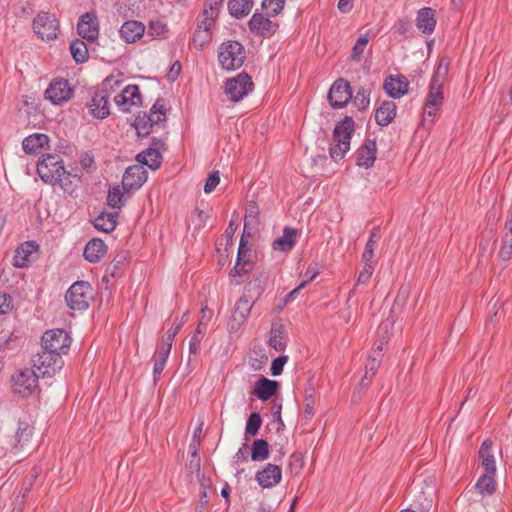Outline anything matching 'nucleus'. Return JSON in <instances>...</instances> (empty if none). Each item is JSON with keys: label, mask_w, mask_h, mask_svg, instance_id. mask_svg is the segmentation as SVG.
Returning a JSON list of instances; mask_svg holds the SVG:
<instances>
[{"label": "nucleus", "mask_w": 512, "mask_h": 512, "mask_svg": "<svg viewBox=\"0 0 512 512\" xmlns=\"http://www.w3.org/2000/svg\"><path fill=\"white\" fill-rule=\"evenodd\" d=\"M371 88L360 87L353 99V103L359 110H365L370 104Z\"/></svg>", "instance_id": "obj_45"}, {"label": "nucleus", "mask_w": 512, "mask_h": 512, "mask_svg": "<svg viewBox=\"0 0 512 512\" xmlns=\"http://www.w3.org/2000/svg\"><path fill=\"white\" fill-rule=\"evenodd\" d=\"M70 52L76 63H84L88 60L87 45L80 39H75L70 43Z\"/></svg>", "instance_id": "obj_40"}, {"label": "nucleus", "mask_w": 512, "mask_h": 512, "mask_svg": "<svg viewBox=\"0 0 512 512\" xmlns=\"http://www.w3.org/2000/svg\"><path fill=\"white\" fill-rule=\"evenodd\" d=\"M216 18V16L210 15L207 11L203 10L201 17L197 22V28L212 32Z\"/></svg>", "instance_id": "obj_51"}, {"label": "nucleus", "mask_w": 512, "mask_h": 512, "mask_svg": "<svg viewBox=\"0 0 512 512\" xmlns=\"http://www.w3.org/2000/svg\"><path fill=\"white\" fill-rule=\"evenodd\" d=\"M22 147L26 154H39L49 148V138L43 133L29 135L23 140Z\"/></svg>", "instance_id": "obj_21"}, {"label": "nucleus", "mask_w": 512, "mask_h": 512, "mask_svg": "<svg viewBox=\"0 0 512 512\" xmlns=\"http://www.w3.org/2000/svg\"><path fill=\"white\" fill-rule=\"evenodd\" d=\"M203 337L199 336L198 334H193L190 341H189V353L196 355L199 351L200 343L202 341Z\"/></svg>", "instance_id": "obj_57"}, {"label": "nucleus", "mask_w": 512, "mask_h": 512, "mask_svg": "<svg viewBox=\"0 0 512 512\" xmlns=\"http://www.w3.org/2000/svg\"><path fill=\"white\" fill-rule=\"evenodd\" d=\"M369 42V38L366 35H361L358 40L356 41L353 49H352V59L359 61L361 58V55L363 54L367 44Z\"/></svg>", "instance_id": "obj_50"}, {"label": "nucleus", "mask_w": 512, "mask_h": 512, "mask_svg": "<svg viewBox=\"0 0 512 512\" xmlns=\"http://www.w3.org/2000/svg\"><path fill=\"white\" fill-rule=\"evenodd\" d=\"M125 194L121 191L119 186L113 187L109 190L107 196V203L112 208H121L124 205Z\"/></svg>", "instance_id": "obj_47"}, {"label": "nucleus", "mask_w": 512, "mask_h": 512, "mask_svg": "<svg viewBox=\"0 0 512 512\" xmlns=\"http://www.w3.org/2000/svg\"><path fill=\"white\" fill-rule=\"evenodd\" d=\"M307 285V281H302L295 289H293L287 296H286V299H285V302H290V301H293L294 298H295V295L299 293L300 290H302L303 288H305Z\"/></svg>", "instance_id": "obj_64"}, {"label": "nucleus", "mask_w": 512, "mask_h": 512, "mask_svg": "<svg viewBox=\"0 0 512 512\" xmlns=\"http://www.w3.org/2000/svg\"><path fill=\"white\" fill-rule=\"evenodd\" d=\"M354 132V121L351 117H345L339 122L333 131V142L329 148V153L335 161L343 159L350 150V141Z\"/></svg>", "instance_id": "obj_2"}, {"label": "nucleus", "mask_w": 512, "mask_h": 512, "mask_svg": "<svg viewBox=\"0 0 512 512\" xmlns=\"http://www.w3.org/2000/svg\"><path fill=\"white\" fill-rule=\"evenodd\" d=\"M408 81L405 77L389 76L385 79L383 88L392 98H400L408 91Z\"/></svg>", "instance_id": "obj_23"}, {"label": "nucleus", "mask_w": 512, "mask_h": 512, "mask_svg": "<svg viewBox=\"0 0 512 512\" xmlns=\"http://www.w3.org/2000/svg\"><path fill=\"white\" fill-rule=\"evenodd\" d=\"M174 338L175 337L171 333H168L166 331L165 335L163 336L161 342L158 344L157 347L171 351L172 342H173Z\"/></svg>", "instance_id": "obj_61"}, {"label": "nucleus", "mask_w": 512, "mask_h": 512, "mask_svg": "<svg viewBox=\"0 0 512 512\" xmlns=\"http://www.w3.org/2000/svg\"><path fill=\"white\" fill-rule=\"evenodd\" d=\"M476 490L482 496H490L495 491L494 474L485 473L478 479Z\"/></svg>", "instance_id": "obj_39"}, {"label": "nucleus", "mask_w": 512, "mask_h": 512, "mask_svg": "<svg viewBox=\"0 0 512 512\" xmlns=\"http://www.w3.org/2000/svg\"><path fill=\"white\" fill-rule=\"evenodd\" d=\"M118 213H105L102 212L98 217L94 220V227L102 232L110 233L114 231L117 225Z\"/></svg>", "instance_id": "obj_35"}, {"label": "nucleus", "mask_w": 512, "mask_h": 512, "mask_svg": "<svg viewBox=\"0 0 512 512\" xmlns=\"http://www.w3.org/2000/svg\"><path fill=\"white\" fill-rule=\"evenodd\" d=\"M144 32V24L135 20L126 21L120 28V36L127 43L138 41Z\"/></svg>", "instance_id": "obj_22"}, {"label": "nucleus", "mask_w": 512, "mask_h": 512, "mask_svg": "<svg viewBox=\"0 0 512 512\" xmlns=\"http://www.w3.org/2000/svg\"><path fill=\"white\" fill-rule=\"evenodd\" d=\"M492 442L485 440L479 449V458L486 473L495 474L496 463L493 454L491 453Z\"/></svg>", "instance_id": "obj_33"}, {"label": "nucleus", "mask_w": 512, "mask_h": 512, "mask_svg": "<svg viewBox=\"0 0 512 512\" xmlns=\"http://www.w3.org/2000/svg\"><path fill=\"white\" fill-rule=\"evenodd\" d=\"M376 142L375 140H367L359 148L357 156V164L366 168L371 167L376 159Z\"/></svg>", "instance_id": "obj_25"}, {"label": "nucleus", "mask_w": 512, "mask_h": 512, "mask_svg": "<svg viewBox=\"0 0 512 512\" xmlns=\"http://www.w3.org/2000/svg\"><path fill=\"white\" fill-rule=\"evenodd\" d=\"M374 269L375 267H372L371 265L363 266V269L358 275L357 284H367L373 274Z\"/></svg>", "instance_id": "obj_55"}, {"label": "nucleus", "mask_w": 512, "mask_h": 512, "mask_svg": "<svg viewBox=\"0 0 512 512\" xmlns=\"http://www.w3.org/2000/svg\"><path fill=\"white\" fill-rule=\"evenodd\" d=\"M250 31L259 36L267 37L272 35L278 28V24L271 21L269 16L262 13H254L248 22Z\"/></svg>", "instance_id": "obj_15"}, {"label": "nucleus", "mask_w": 512, "mask_h": 512, "mask_svg": "<svg viewBox=\"0 0 512 512\" xmlns=\"http://www.w3.org/2000/svg\"><path fill=\"white\" fill-rule=\"evenodd\" d=\"M436 25L435 11L432 8H422L417 15L416 26L426 34H431Z\"/></svg>", "instance_id": "obj_27"}, {"label": "nucleus", "mask_w": 512, "mask_h": 512, "mask_svg": "<svg viewBox=\"0 0 512 512\" xmlns=\"http://www.w3.org/2000/svg\"><path fill=\"white\" fill-rule=\"evenodd\" d=\"M77 32L83 39L94 42L99 35L97 17L91 13L83 14L78 21Z\"/></svg>", "instance_id": "obj_14"}, {"label": "nucleus", "mask_w": 512, "mask_h": 512, "mask_svg": "<svg viewBox=\"0 0 512 512\" xmlns=\"http://www.w3.org/2000/svg\"><path fill=\"white\" fill-rule=\"evenodd\" d=\"M288 360V357L287 356H279L277 357L276 359L273 360L272 364H271V374L273 376H278L282 373V370H283V366L285 365V363L287 362Z\"/></svg>", "instance_id": "obj_54"}, {"label": "nucleus", "mask_w": 512, "mask_h": 512, "mask_svg": "<svg viewBox=\"0 0 512 512\" xmlns=\"http://www.w3.org/2000/svg\"><path fill=\"white\" fill-rule=\"evenodd\" d=\"M449 64H450V61L447 58H442L439 61L438 66H437V68L433 74L432 80H431L432 84L443 86V83L446 79V76H447V73L449 70Z\"/></svg>", "instance_id": "obj_44"}, {"label": "nucleus", "mask_w": 512, "mask_h": 512, "mask_svg": "<svg viewBox=\"0 0 512 512\" xmlns=\"http://www.w3.org/2000/svg\"><path fill=\"white\" fill-rule=\"evenodd\" d=\"M119 76L120 75H117V76L110 75L109 77H107L102 82L101 90H103V92H105L106 94L109 95L110 92L114 91L116 88H118L121 85L122 80L119 78Z\"/></svg>", "instance_id": "obj_52"}, {"label": "nucleus", "mask_w": 512, "mask_h": 512, "mask_svg": "<svg viewBox=\"0 0 512 512\" xmlns=\"http://www.w3.org/2000/svg\"><path fill=\"white\" fill-rule=\"evenodd\" d=\"M39 373L32 369H21L12 376V388L16 394L27 397L38 387Z\"/></svg>", "instance_id": "obj_7"}, {"label": "nucleus", "mask_w": 512, "mask_h": 512, "mask_svg": "<svg viewBox=\"0 0 512 512\" xmlns=\"http://www.w3.org/2000/svg\"><path fill=\"white\" fill-rule=\"evenodd\" d=\"M147 180V171L142 165H132L128 167L123 174L122 187L129 194L131 191L139 189Z\"/></svg>", "instance_id": "obj_13"}, {"label": "nucleus", "mask_w": 512, "mask_h": 512, "mask_svg": "<svg viewBox=\"0 0 512 512\" xmlns=\"http://www.w3.org/2000/svg\"><path fill=\"white\" fill-rule=\"evenodd\" d=\"M165 119H166V116H165L164 106L162 104H160L159 102H156L152 106L150 114L145 123H149L150 127H153L155 125H159V124L163 123L165 121ZM136 129L138 130L139 134H141V133L143 135L149 134V131L146 129V124L141 126V124L139 123L136 126Z\"/></svg>", "instance_id": "obj_28"}, {"label": "nucleus", "mask_w": 512, "mask_h": 512, "mask_svg": "<svg viewBox=\"0 0 512 512\" xmlns=\"http://www.w3.org/2000/svg\"><path fill=\"white\" fill-rule=\"evenodd\" d=\"M375 247H376V241L374 239L370 238L367 241L364 251H363V254H362L363 266L371 265L372 267H375V262L373 260Z\"/></svg>", "instance_id": "obj_49"}, {"label": "nucleus", "mask_w": 512, "mask_h": 512, "mask_svg": "<svg viewBox=\"0 0 512 512\" xmlns=\"http://www.w3.org/2000/svg\"><path fill=\"white\" fill-rule=\"evenodd\" d=\"M72 94L73 89L65 79H55L45 91L46 99L55 105L67 102L72 97Z\"/></svg>", "instance_id": "obj_10"}, {"label": "nucleus", "mask_w": 512, "mask_h": 512, "mask_svg": "<svg viewBox=\"0 0 512 512\" xmlns=\"http://www.w3.org/2000/svg\"><path fill=\"white\" fill-rule=\"evenodd\" d=\"M282 478L281 468L275 464L268 463L256 473L255 479L262 488L276 486Z\"/></svg>", "instance_id": "obj_16"}, {"label": "nucleus", "mask_w": 512, "mask_h": 512, "mask_svg": "<svg viewBox=\"0 0 512 512\" xmlns=\"http://www.w3.org/2000/svg\"><path fill=\"white\" fill-rule=\"evenodd\" d=\"M253 7V0H229L228 10L236 18L247 16Z\"/></svg>", "instance_id": "obj_36"}, {"label": "nucleus", "mask_w": 512, "mask_h": 512, "mask_svg": "<svg viewBox=\"0 0 512 512\" xmlns=\"http://www.w3.org/2000/svg\"><path fill=\"white\" fill-rule=\"evenodd\" d=\"M253 289V284L249 283V285L245 288V292L237 301L234 312L233 319L238 322H242L249 315L252 305L254 303L253 297L249 295Z\"/></svg>", "instance_id": "obj_20"}, {"label": "nucleus", "mask_w": 512, "mask_h": 512, "mask_svg": "<svg viewBox=\"0 0 512 512\" xmlns=\"http://www.w3.org/2000/svg\"><path fill=\"white\" fill-rule=\"evenodd\" d=\"M269 345L276 351H282L287 345V336L282 325H273L269 339Z\"/></svg>", "instance_id": "obj_37"}, {"label": "nucleus", "mask_w": 512, "mask_h": 512, "mask_svg": "<svg viewBox=\"0 0 512 512\" xmlns=\"http://www.w3.org/2000/svg\"><path fill=\"white\" fill-rule=\"evenodd\" d=\"M269 457V445L264 439L255 440L252 444L251 458L253 461H264Z\"/></svg>", "instance_id": "obj_41"}, {"label": "nucleus", "mask_w": 512, "mask_h": 512, "mask_svg": "<svg viewBox=\"0 0 512 512\" xmlns=\"http://www.w3.org/2000/svg\"><path fill=\"white\" fill-rule=\"evenodd\" d=\"M169 354H170V350L157 347L155 354L153 356V360H156L158 362L161 361L166 364Z\"/></svg>", "instance_id": "obj_60"}, {"label": "nucleus", "mask_w": 512, "mask_h": 512, "mask_svg": "<svg viewBox=\"0 0 512 512\" xmlns=\"http://www.w3.org/2000/svg\"><path fill=\"white\" fill-rule=\"evenodd\" d=\"M136 160L138 161V165L148 166L152 170H156L161 166L162 163V155L156 148H148L145 151L139 153L136 156Z\"/></svg>", "instance_id": "obj_31"}, {"label": "nucleus", "mask_w": 512, "mask_h": 512, "mask_svg": "<svg viewBox=\"0 0 512 512\" xmlns=\"http://www.w3.org/2000/svg\"><path fill=\"white\" fill-rule=\"evenodd\" d=\"M218 58L224 69H238L243 65L246 59L244 46L238 41L224 42L219 47Z\"/></svg>", "instance_id": "obj_4"}, {"label": "nucleus", "mask_w": 512, "mask_h": 512, "mask_svg": "<svg viewBox=\"0 0 512 512\" xmlns=\"http://www.w3.org/2000/svg\"><path fill=\"white\" fill-rule=\"evenodd\" d=\"M167 27L164 23L160 21H154L150 23L149 33L152 36H162L166 33Z\"/></svg>", "instance_id": "obj_56"}, {"label": "nucleus", "mask_w": 512, "mask_h": 512, "mask_svg": "<svg viewBox=\"0 0 512 512\" xmlns=\"http://www.w3.org/2000/svg\"><path fill=\"white\" fill-rule=\"evenodd\" d=\"M253 86L251 77L246 73H240L226 81L225 94L231 101L238 102L252 91Z\"/></svg>", "instance_id": "obj_8"}, {"label": "nucleus", "mask_w": 512, "mask_h": 512, "mask_svg": "<svg viewBox=\"0 0 512 512\" xmlns=\"http://www.w3.org/2000/svg\"><path fill=\"white\" fill-rule=\"evenodd\" d=\"M278 383L274 380L262 377L255 383L254 394L262 401H267L276 392Z\"/></svg>", "instance_id": "obj_30"}, {"label": "nucleus", "mask_w": 512, "mask_h": 512, "mask_svg": "<svg viewBox=\"0 0 512 512\" xmlns=\"http://www.w3.org/2000/svg\"><path fill=\"white\" fill-rule=\"evenodd\" d=\"M297 230L285 227L283 235L274 240L272 247L274 250L286 252L290 251L296 243Z\"/></svg>", "instance_id": "obj_32"}, {"label": "nucleus", "mask_w": 512, "mask_h": 512, "mask_svg": "<svg viewBox=\"0 0 512 512\" xmlns=\"http://www.w3.org/2000/svg\"><path fill=\"white\" fill-rule=\"evenodd\" d=\"M320 273V270L318 268V265L315 264V265H310L305 273V276L307 277V279L305 281H307V283L309 281H312L318 274Z\"/></svg>", "instance_id": "obj_62"}, {"label": "nucleus", "mask_w": 512, "mask_h": 512, "mask_svg": "<svg viewBox=\"0 0 512 512\" xmlns=\"http://www.w3.org/2000/svg\"><path fill=\"white\" fill-rule=\"evenodd\" d=\"M284 4L285 0H263L261 7L267 16H276L282 12Z\"/></svg>", "instance_id": "obj_46"}, {"label": "nucleus", "mask_w": 512, "mask_h": 512, "mask_svg": "<svg viewBox=\"0 0 512 512\" xmlns=\"http://www.w3.org/2000/svg\"><path fill=\"white\" fill-rule=\"evenodd\" d=\"M220 182L219 171H215L209 175L204 185L205 193H211Z\"/></svg>", "instance_id": "obj_53"}, {"label": "nucleus", "mask_w": 512, "mask_h": 512, "mask_svg": "<svg viewBox=\"0 0 512 512\" xmlns=\"http://www.w3.org/2000/svg\"><path fill=\"white\" fill-rule=\"evenodd\" d=\"M71 345V338L65 330L53 329L42 336V348L50 353H58L62 357Z\"/></svg>", "instance_id": "obj_6"}, {"label": "nucleus", "mask_w": 512, "mask_h": 512, "mask_svg": "<svg viewBox=\"0 0 512 512\" xmlns=\"http://www.w3.org/2000/svg\"><path fill=\"white\" fill-rule=\"evenodd\" d=\"M106 254V244L98 238L90 240L83 252L85 259L91 263H97Z\"/></svg>", "instance_id": "obj_26"}, {"label": "nucleus", "mask_w": 512, "mask_h": 512, "mask_svg": "<svg viewBox=\"0 0 512 512\" xmlns=\"http://www.w3.org/2000/svg\"><path fill=\"white\" fill-rule=\"evenodd\" d=\"M11 309V298L7 294H0V315L6 314Z\"/></svg>", "instance_id": "obj_58"}, {"label": "nucleus", "mask_w": 512, "mask_h": 512, "mask_svg": "<svg viewBox=\"0 0 512 512\" xmlns=\"http://www.w3.org/2000/svg\"><path fill=\"white\" fill-rule=\"evenodd\" d=\"M381 351V345L377 346V348L374 350V356H371L368 363L366 364V372L361 380V385L367 386L370 383L372 377L375 375V372L380 365L378 357L381 356Z\"/></svg>", "instance_id": "obj_38"}, {"label": "nucleus", "mask_w": 512, "mask_h": 512, "mask_svg": "<svg viewBox=\"0 0 512 512\" xmlns=\"http://www.w3.org/2000/svg\"><path fill=\"white\" fill-rule=\"evenodd\" d=\"M108 99L109 95L101 89L94 93L90 103L88 104V109L95 118L103 119L109 115L110 110Z\"/></svg>", "instance_id": "obj_19"}, {"label": "nucleus", "mask_w": 512, "mask_h": 512, "mask_svg": "<svg viewBox=\"0 0 512 512\" xmlns=\"http://www.w3.org/2000/svg\"><path fill=\"white\" fill-rule=\"evenodd\" d=\"M93 299V288L86 281L73 283L65 294L67 306L74 311H83Z\"/></svg>", "instance_id": "obj_3"}, {"label": "nucleus", "mask_w": 512, "mask_h": 512, "mask_svg": "<svg viewBox=\"0 0 512 512\" xmlns=\"http://www.w3.org/2000/svg\"><path fill=\"white\" fill-rule=\"evenodd\" d=\"M33 435V428L25 421H19L12 435L7 437V446L12 451H20L29 445Z\"/></svg>", "instance_id": "obj_11"}, {"label": "nucleus", "mask_w": 512, "mask_h": 512, "mask_svg": "<svg viewBox=\"0 0 512 512\" xmlns=\"http://www.w3.org/2000/svg\"><path fill=\"white\" fill-rule=\"evenodd\" d=\"M250 260V248L248 247V241L245 240L244 234L241 237L237 255V261L234 267V271L236 274H241L242 272H246L245 266L249 265Z\"/></svg>", "instance_id": "obj_34"}, {"label": "nucleus", "mask_w": 512, "mask_h": 512, "mask_svg": "<svg viewBox=\"0 0 512 512\" xmlns=\"http://www.w3.org/2000/svg\"><path fill=\"white\" fill-rule=\"evenodd\" d=\"M262 424V419L259 413L253 412L249 415L246 427H245V437L248 440L249 437L255 436Z\"/></svg>", "instance_id": "obj_43"}, {"label": "nucleus", "mask_w": 512, "mask_h": 512, "mask_svg": "<svg viewBox=\"0 0 512 512\" xmlns=\"http://www.w3.org/2000/svg\"><path fill=\"white\" fill-rule=\"evenodd\" d=\"M33 367L43 377H51L56 372L60 371L63 367L62 357L58 353H50L42 348V351L37 353L32 358Z\"/></svg>", "instance_id": "obj_5"}, {"label": "nucleus", "mask_w": 512, "mask_h": 512, "mask_svg": "<svg viewBox=\"0 0 512 512\" xmlns=\"http://www.w3.org/2000/svg\"><path fill=\"white\" fill-rule=\"evenodd\" d=\"M33 29L41 39L51 40L57 36L58 22L54 15L41 12L33 21Z\"/></svg>", "instance_id": "obj_9"}, {"label": "nucleus", "mask_w": 512, "mask_h": 512, "mask_svg": "<svg viewBox=\"0 0 512 512\" xmlns=\"http://www.w3.org/2000/svg\"><path fill=\"white\" fill-rule=\"evenodd\" d=\"M443 103L442 86L430 84V92L424 108V113L430 117L434 116Z\"/></svg>", "instance_id": "obj_24"}, {"label": "nucleus", "mask_w": 512, "mask_h": 512, "mask_svg": "<svg viewBox=\"0 0 512 512\" xmlns=\"http://www.w3.org/2000/svg\"><path fill=\"white\" fill-rule=\"evenodd\" d=\"M352 98V91L349 83L344 79L336 80L331 86L328 99L333 108H343Z\"/></svg>", "instance_id": "obj_12"}, {"label": "nucleus", "mask_w": 512, "mask_h": 512, "mask_svg": "<svg viewBox=\"0 0 512 512\" xmlns=\"http://www.w3.org/2000/svg\"><path fill=\"white\" fill-rule=\"evenodd\" d=\"M221 5H222V3L215 2L212 0H207L206 4H205L204 11H207L210 15L217 17L219 14Z\"/></svg>", "instance_id": "obj_59"}, {"label": "nucleus", "mask_w": 512, "mask_h": 512, "mask_svg": "<svg viewBox=\"0 0 512 512\" xmlns=\"http://www.w3.org/2000/svg\"><path fill=\"white\" fill-rule=\"evenodd\" d=\"M396 116V104L393 101H384L375 112V121L380 126H387Z\"/></svg>", "instance_id": "obj_29"}, {"label": "nucleus", "mask_w": 512, "mask_h": 512, "mask_svg": "<svg viewBox=\"0 0 512 512\" xmlns=\"http://www.w3.org/2000/svg\"><path fill=\"white\" fill-rule=\"evenodd\" d=\"M37 173L43 182L50 185L59 184L65 191L71 190V174L65 170L60 155H44L37 164Z\"/></svg>", "instance_id": "obj_1"}, {"label": "nucleus", "mask_w": 512, "mask_h": 512, "mask_svg": "<svg viewBox=\"0 0 512 512\" xmlns=\"http://www.w3.org/2000/svg\"><path fill=\"white\" fill-rule=\"evenodd\" d=\"M212 39V32H209L208 30H203L196 28L193 38H192V44L198 48L202 49L204 46L210 43Z\"/></svg>", "instance_id": "obj_48"}, {"label": "nucleus", "mask_w": 512, "mask_h": 512, "mask_svg": "<svg viewBox=\"0 0 512 512\" xmlns=\"http://www.w3.org/2000/svg\"><path fill=\"white\" fill-rule=\"evenodd\" d=\"M307 285V281H302L295 289H293L287 296H286V299H285V302H290V301H293L294 298H295V295L299 293L300 290H302L303 288H305Z\"/></svg>", "instance_id": "obj_63"}, {"label": "nucleus", "mask_w": 512, "mask_h": 512, "mask_svg": "<svg viewBox=\"0 0 512 512\" xmlns=\"http://www.w3.org/2000/svg\"><path fill=\"white\" fill-rule=\"evenodd\" d=\"M37 251L38 245L35 242L28 241L23 243L15 250L13 265L19 268L29 266V264L35 259Z\"/></svg>", "instance_id": "obj_18"}, {"label": "nucleus", "mask_w": 512, "mask_h": 512, "mask_svg": "<svg viewBox=\"0 0 512 512\" xmlns=\"http://www.w3.org/2000/svg\"><path fill=\"white\" fill-rule=\"evenodd\" d=\"M506 227L509 230V233H507L503 239H502V245L499 250V257L507 261L512 256V219L510 221H507Z\"/></svg>", "instance_id": "obj_42"}, {"label": "nucleus", "mask_w": 512, "mask_h": 512, "mask_svg": "<svg viewBox=\"0 0 512 512\" xmlns=\"http://www.w3.org/2000/svg\"><path fill=\"white\" fill-rule=\"evenodd\" d=\"M114 101L123 112H128L131 107L140 105L141 97L138 86H126L120 94L114 97Z\"/></svg>", "instance_id": "obj_17"}]
</instances>
